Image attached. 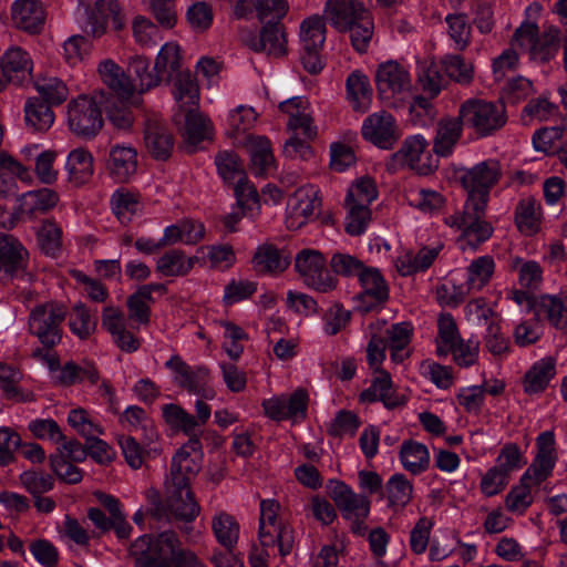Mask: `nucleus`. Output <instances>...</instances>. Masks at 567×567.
<instances>
[{"mask_svg":"<svg viewBox=\"0 0 567 567\" xmlns=\"http://www.w3.org/2000/svg\"><path fill=\"white\" fill-rule=\"evenodd\" d=\"M203 452L199 439L190 437L173 456L169 475L165 480L163 497L156 489L146 493V515L172 523H193L200 514V505L190 489V484L200 471Z\"/></svg>","mask_w":567,"mask_h":567,"instance_id":"1","label":"nucleus"},{"mask_svg":"<svg viewBox=\"0 0 567 567\" xmlns=\"http://www.w3.org/2000/svg\"><path fill=\"white\" fill-rule=\"evenodd\" d=\"M175 106L172 121L181 132L188 153L213 137V124L199 110V85L195 73H168Z\"/></svg>","mask_w":567,"mask_h":567,"instance_id":"2","label":"nucleus"},{"mask_svg":"<svg viewBox=\"0 0 567 567\" xmlns=\"http://www.w3.org/2000/svg\"><path fill=\"white\" fill-rule=\"evenodd\" d=\"M370 7L371 0H327L322 17L337 31L349 32L353 48L364 52L374 30Z\"/></svg>","mask_w":567,"mask_h":567,"instance_id":"3","label":"nucleus"},{"mask_svg":"<svg viewBox=\"0 0 567 567\" xmlns=\"http://www.w3.org/2000/svg\"><path fill=\"white\" fill-rule=\"evenodd\" d=\"M102 81L110 90L99 92L107 120L118 130L130 128L134 121L132 107L137 102L141 82L131 73H102Z\"/></svg>","mask_w":567,"mask_h":567,"instance_id":"4","label":"nucleus"},{"mask_svg":"<svg viewBox=\"0 0 567 567\" xmlns=\"http://www.w3.org/2000/svg\"><path fill=\"white\" fill-rule=\"evenodd\" d=\"M485 213L484 200H466L462 212L445 218L447 226L461 230L458 244L462 249H476L492 237L494 228L485 219Z\"/></svg>","mask_w":567,"mask_h":567,"instance_id":"5","label":"nucleus"},{"mask_svg":"<svg viewBox=\"0 0 567 567\" xmlns=\"http://www.w3.org/2000/svg\"><path fill=\"white\" fill-rule=\"evenodd\" d=\"M281 506L274 498L259 503L258 540L262 548L278 547L281 556L292 551L295 537L292 528L280 515Z\"/></svg>","mask_w":567,"mask_h":567,"instance_id":"6","label":"nucleus"},{"mask_svg":"<svg viewBox=\"0 0 567 567\" xmlns=\"http://www.w3.org/2000/svg\"><path fill=\"white\" fill-rule=\"evenodd\" d=\"M513 47L528 53L535 66H542L556 56L560 47V31L548 25L539 33L536 23L523 22L513 35Z\"/></svg>","mask_w":567,"mask_h":567,"instance_id":"7","label":"nucleus"},{"mask_svg":"<svg viewBox=\"0 0 567 567\" xmlns=\"http://www.w3.org/2000/svg\"><path fill=\"white\" fill-rule=\"evenodd\" d=\"M465 126L480 137H487L501 131L507 123L506 106L501 101L468 99L458 109Z\"/></svg>","mask_w":567,"mask_h":567,"instance_id":"8","label":"nucleus"},{"mask_svg":"<svg viewBox=\"0 0 567 567\" xmlns=\"http://www.w3.org/2000/svg\"><path fill=\"white\" fill-rule=\"evenodd\" d=\"M101 107L103 104L100 102L99 92L92 96L81 94L72 99L66 106L69 130L80 137H94L103 126Z\"/></svg>","mask_w":567,"mask_h":567,"instance_id":"9","label":"nucleus"},{"mask_svg":"<svg viewBox=\"0 0 567 567\" xmlns=\"http://www.w3.org/2000/svg\"><path fill=\"white\" fill-rule=\"evenodd\" d=\"M300 62L306 71H322L327 65L321 50L327 39L326 20L319 14L305 18L299 25Z\"/></svg>","mask_w":567,"mask_h":567,"instance_id":"10","label":"nucleus"},{"mask_svg":"<svg viewBox=\"0 0 567 567\" xmlns=\"http://www.w3.org/2000/svg\"><path fill=\"white\" fill-rule=\"evenodd\" d=\"M65 317L64 308L54 302L37 306L29 317V329L48 348L61 340V323Z\"/></svg>","mask_w":567,"mask_h":567,"instance_id":"11","label":"nucleus"},{"mask_svg":"<svg viewBox=\"0 0 567 567\" xmlns=\"http://www.w3.org/2000/svg\"><path fill=\"white\" fill-rule=\"evenodd\" d=\"M427 145V141L422 135L406 137L400 150L386 161V171L394 173L406 166L421 175H429L436 168V165L432 164L430 156H425V161H423Z\"/></svg>","mask_w":567,"mask_h":567,"instance_id":"12","label":"nucleus"},{"mask_svg":"<svg viewBox=\"0 0 567 567\" xmlns=\"http://www.w3.org/2000/svg\"><path fill=\"white\" fill-rule=\"evenodd\" d=\"M295 267L303 284L319 292H329L337 287V279L326 269V259L318 250H301Z\"/></svg>","mask_w":567,"mask_h":567,"instance_id":"13","label":"nucleus"},{"mask_svg":"<svg viewBox=\"0 0 567 567\" xmlns=\"http://www.w3.org/2000/svg\"><path fill=\"white\" fill-rule=\"evenodd\" d=\"M501 177V165L496 159H486L464 171L461 183L467 190L466 200H484L487 205L489 189Z\"/></svg>","mask_w":567,"mask_h":567,"instance_id":"14","label":"nucleus"},{"mask_svg":"<svg viewBox=\"0 0 567 567\" xmlns=\"http://www.w3.org/2000/svg\"><path fill=\"white\" fill-rule=\"evenodd\" d=\"M165 365L174 372V382L178 386L206 399L215 396L214 390L208 386L210 373L207 367H192L177 354L172 355Z\"/></svg>","mask_w":567,"mask_h":567,"instance_id":"15","label":"nucleus"},{"mask_svg":"<svg viewBox=\"0 0 567 567\" xmlns=\"http://www.w3.org/2000/svg\"><path fill=\"white\" fill-rule=\"evenodd\" d=\"M363 140L381 150H392L401 133L394 116L386 111H378L367 116L361 126Z\"/></svg>","mask_w":567,"mask_h":567,"instance_id":"16","label":"nucleus"},{"mask_svg":"<svg viewBox=\"0 0 567 567\" xmlns=\"http://www.w3.org/2000/svg\"><path fill=\"white\" fill-rule=\"evenodd\" d=\"M320 205L319 189L316 186L305 185L299 187L287 202V227L293 230L301 228L313 217Z\"/></svg>","mask_w":567,"mask_h":567,"instance_id":"17","label":"nucleus"},{"mask_svg":"<svg viewBox=\"0 0 567 567\" xmlns=\"http://www.w3.org/2000/svg\"><path fill=\"white\" fill-rule=\"evenodd\" d=\"M144 145L157 161H166L172 155L174 136L156 113L144 114Z\"/></svg>","mask_w":567,"mask_h":567,"instance_id":"18","label":"nucleus"},{"mask_svg":"<svg viewBox=\"0 0 567 567\" xmlns=\"http://www.w3.org/2000/svg\"><path fill=\"white\" fill-rule=\"evenodd\" d=\"M327 488L344 519L369 516L371 503L365 495L355 493L349 485L338 480L329 481Z\"/></svg>","mask_w":567,"mask_h":567,"instance_id":"19","label":"nucleus"},{"mask_svg":"<svg viewBox=\"0 0 567 567\" xmlns=\"http://www.w3.org/2000/svg\"><path fill=\"white\" fill-rule=\"evenodd\" d=\"M28 252L21 243L9 234H0V280L8 281L24 274Z\"/></svg>","mask_w":567,"mask_h":567,"instance_id":"20","label":"nucleus"},{"mask_svg":"<svg viewBox=\"0 0 567 567\" xmlns=\"http://www.w3.org/2000/svg\"><path fill=\"white\" fill-rule=\"evenodd\" d=\"M101 324L122 351L134 352L138 349L140 341L134 336L133 326L130 329L126 328L124 313L117 307L110 305L103 308Z\"/></svg>","mask_w":567,"mask_h":567,"instance_id":"21","label":"nucleus"},{"mask_svg":"<svg viewBox=\"0 0 567 567\" xmlns=\"http://www.w3.org/2000/svg\"><path fill=\"white\" fill-rule=\"evenodd\" d=\"M241 39L251 50L271 56H282L287 52L286 33L278 23H267L259 34L243 33Z\"/></svg>","mask_w":567,"mask_h":567,"instance_id":"22","label":"nucleus"},{"mask_svg":"<svg viewBox=\"0 0 567 567\" xmlns=\"http://www.w3.org/2000/svg\"><path fill=\"white\" fill-rule=\"evenodd\" d=\"M181 546L176 532L168 529L148 537L144 567H171V558Z\"/></svg>","mask_w":567,"mask_h":567,"instance_id":"23","label":"nucleus"},{"mask_svg":"<svg viewBox=\"0 0 567 567\" xmlns=\"http://www.w3.org/2000/svg\"><path fill=\"white\" fill-rule=\"evenodd\" d=\"M138 153L134 147L116 144L111 147L106 161V172L116 183H127L136 174Z\"/></svg>","mask_w":567,"mask_h":567,"instance_id":"24","label":"nucleus"},{"mask_svg":"<svg viewBox=\"0 0 567 567\" xmlns=\"http://www.w3.org/2000/svg\"><path fill=\"white\" fill-rule=\"evenodd\" d=\"M109 22L115 30L123 28L118 3L116 0H97L87 11L86 32L100 38L105 33Z\"/></svg>","mask_w":567,"mask_h":567,"instance_id":"25","label":"nucleus"},{"mask_svg":"<svg viewBox=\"0 0 567 567\" xmlns=\"http://www.w3.org/2000/svg\"><path fill=\"white\" fill-rule=\"evenodd\" d=\"M464 121L460 114L457 117L445 116L437 121L433 138V152L441 157H449L453 154L455 146L463 134Z\"/></svg>","mask_w":567,"mask_h":567,"instance_id":"26","label":"nucleus"},{"mask_svg":"<svg viewBox=\"0 0 567 567\" xmlns=\"http://www.w3.org/2000/svg\"><path fill=\"white\" fill-rule=\"evenodd\" d=\"M362 402L381 401L386 409H395L405 404L404 395L396 393L391 377L383 370L375 371L371 385L361 392Z\"/></svg>","mask_w":567,"mask_h":567,"instance_id":"27","label":"nucleus"},{"mask_svg":"<svg viewBox=\"0 0 567 567\" xmlns=\"http://www.w3.org/2000/svg\"><path fill=\"white\" fill-rule=\"evenodd\" d=\"M11 16L16 27L29 33L40 32L45 21V11L39 0H16Z\"/></svg>","mask_w":567,"mask_h":567,"instance_id":"28","label":"nucleus"},{"mask_svg":"<svg viewBox=\"0 0 567 567\" xmlns=\"http://www.w3.org/2000/svg\"><path fill=\"white\" fill-rule=\"evenodd\" d=\"M536 317H545L555 329H567V296L544 295L534 305Z\"/></svg>","mask_w":567,"mask_h":567,"instance_id":"29","label":"nucleus"},{"mask_svg":"<svg viewBox=\"0 0 567 567\" xmlns=\"http://www.w3.org/2000/svg\"><path fill=\"white\" fill-rule=\"evenodd\" d=\"M440 247H423L417 252L401 251L394 260L396 271L401 276H411L426 270L436 259Z\"/></svg>","mask_w":567,"mask_h":567,"instance_id":"30","label":"nucleus"},{"mask_svg":"<svg viewBox=\"0 0 567 567\" xmlns=\"http://www.w3.org/2000/svg\"><path fill=\"white\" fill-rule=\"evenodd\" d=\"M53 106L54 105L40 100V97H28L23 107L25 126L38 133L49 131L55 121V114L52 110Z\"/></svg>","mask_w":567,"mask_h":567,"instance_id":"31","label":"nucleus"},{"mask_svg":"<svg viewBox=\"0 0 567 567\" xmlns=\"http://www.w3.org/2000/svg\"><path fill=\"white\" fill-rule=\"evenodd\" d=\"M32 83L40 100L54 106L63 104L69 97V87L64 80L54 73H38Z\"/></svg>","mask_w":567,"mask_h":567,"instance_id":"32","label":"nucleus"},{"mask_svg":"<svg viewBox=\"0 0 567 567\" xmlns=\"http://www.w3.org/2000/svg\"><path fill=\"white\" fill-rule=\"evenodd\" d=\"M59 195L50 188H40L22 194L18 198V212L22 216L32 217L44 214L56 206Z\"/></svg>","mask_w":567,"mask_h":567,"instance_id":"33","label":"nucleus"},{"mask_svg":"<svg viewBox=\"0 0 567 567\" xmlns=\"http://www.w3.org/2000/svg\"><path fill=\"white\" fill-rule=\"evenodd\" d=\"M22 373L13 365L0 361V389L7 400L28 403L35 401L32 391L22 389L19 383Z\"/></svg>","mask_w":567,"mask_h":567,"instance_id":"34","label":"nucleus"},{"mask_svg":"<svg viewBox=\"0 0 567 567\" xmlns=\"http://www.w3.org/2000/svg\"><path fill=\"white\" fill-rule=\"evenodd\" d=\"M65 169L69 182L74 186H82L93 176V156L85 148H75L68 155Z\"/></svg>","mask_w":567,"mask_h":567,"instance_id":"35","label":"nucleus"},{"mask_svg":"<svg viewBox=\"0 0 567 567\" xmlns=\"http://www.w3.org/2000/svg\"><path fill=\"white\" fill-rule=\"evenodd\" d=\"M347 99L354 112L365 113L371 107L372 87L364 73H350L346 82Z\"/></svg>","mask_w":567,"mask_h":567,"instance_id":"36","label":"nucleus"},{"mask_svg":"<svg viewBox=\"0 0 567 567\" xmlns=\"http://www.w3.org/2000/svg\"><path fill=\"white\" fill-rule=\"evenodd\" d=\"M556 374V360L546 357L535 362L524 378V390L528 394L543 392Z\"/></svg>","mask_w":567,"mask_h":567,"instance_id":"37","label":"nucleus"},{"mask_svg":"<svg viewBox=\"0 0 567 567\" xmlns=\"http://www.w3.org/2000/svg\"><path fill=\"white\" fill-rule=\"evenodd\" d=\"M16 177L21 181L30 179L27 167L4 151H0V197L13 194L17 188Z\"/></svg>","mask_w":567,"mask_h":567,"instance_id":"38","label":"nucleus"},{"mask_svg":"<svg viewBox=\"0 0 567 567\" xmlns=\"http://www.w3.org/2000/svg\"><path fill=\"white\" fill-rule=\"evenodd\" d=\"M399 454L403 468L413 475L424 473L430 466L429 450L420 442L404 441Z\"/></svg>","mask_w":567,"mask_h":567,"instance_id":"39","label":"nucleus"},{"mask_svg":"<svg viewBox=\"0 0 567 567\" xmlns=\"http://www.w3.org/2000/svg\"><path fill=\"white\" fill-rule=\"evenodd\" d=\"M248 150L251 169L255 175H267L275 169V158L268 138L264 136H250L248 140Z\"/></svg>","mask_w":567,"mask_h":567,"instance_id":"40","label":"nucleus"},{"mask_svg":"<svg viewBox=\"0 0 567 567\" xmlns=\"http://www.w3.org/2000/svg\"><path fill=\"white\" fill-rule=\"evenodd\" d=\"M495 271L492 256L475 258L466 268L465 288L467 293L481 291L491 281Z\"/></svg>","mask_w":567,"mask_h":567,"instance_id":"41","label":"nucleus"},{"mask_svg":"<svg viewBox=\"0 0 567 567\" xmlns=\"http://www.w3.org/2000/svg\"><path fill=\"white\" fill-rule=\"evenodd\" d=\"M198 261L196 256L187 257L179 249H172L156 261V269L166 277H183L189 274Z\"/></svg>","mask_w":567,"mask_h":567,"instance_id":"42","label":"nucleus"},{"mask_svg":"<svg viewBox=\"0 0 567 567\" xmlns=\"http://www.w3.org/2000/svg\"><path fill=\"white\" fill-rule=\"evenodd\" d=\"M382 322L383 336L385 338L386 346L391 350V359L398 363L402 362L409 355L408 353H404L403 350L411 341L412 327L408 322H400L386 328L385 322Z\"/></svg>","mask_w":567,"mask_h":567,"instance_id":"43","label":"nucleus"},{"mask_svg":"<svg viewBox=\"0 0 567 567\" xmlns=\"http://www.w3.org/2000/svg\"><path fill=\"white\" fill-rule=\"evenodd\" d=\"M252 262L258 272H281L289 266L290 259L275 246L264 245L255 252Z\"/></svg>","mask_w":567,"mask_h":567,"instance_id":"44","label":"nucleus"},{"mask_svg":"<svg viewBox=\"0 0 567 567\" xmlns=\"http://www.w3.org/2000/svg\"><path fill=\"white\" fill-rule=\"evenodd\" d=\"M412 493V483L403 474L392 475L385 484L388 505L395 511L404 508L410 503Z\"/></svg>","mask_w":567,"mask_h":567,"instance_id":"45","label":"nucleus"},{"mask_svg":"<svg viewBox=\"0 0 567 567\" xmlns=\"http://www.w3.org/2000/svg\"><path fill=\"white\" fill-rule=\"evenodd\" d=\"M212 528L217 542L226 550H234L239 538V525L227 513H219L213 517Z\"/></svg>","mask_w":567,"mask_h":567,"instance_id":"46","label":"nucleus"},{"mask_svg":"<svg viewBox=\"0 0 567 567\" xmlns=\"http://www.w3.org/2000/svg\"><path fill=\"white\" fill-rule=\"evenodd\" d=\"M369 342L367 346V361L371 369L379 371L385 359L386 341L383 336V322L375 320L368 326Z\"/></svg>","mask_w":567,"mask_h":567,"instance_id":"47","label":"nucleus"},{"mask_svg":"<svg viewBox=\"0 0 567 567\" xmlns=\"http://www.w3.org/2000/svg\"><path fill=\"white\" fill-rule=\"evenodd\" d=\"M409 204L423 214H437L446 203L445 197L437 190L431 188H419L408 194Z\"/></svg>","mask_w":567,"mask_h":567,"instance_id":"48","label":"nucleus"},{"mask_svg":"<svg viewBox=\"0 0 567 567\" xmlns=\"http://www.w3.org/2000/svg\"><path fill=\"white\" fill-rule=\"evenodd\" d=\"M140 193L126 188L115 190L111 197V206L123 224L131 221L133 215L140 209Z\"/></svg>","mask_w":567,"mask_h":567,"instance_id":"49","label":"nucleus"},{"mask_svg":"<svg viewBox=\"0 0 567 567\" xmlns=\"http://www.w3.org/2000/svg\"><path fill=\"white\" fill-rule=\"evenodd\" d=\"M518 229L527 235L536 233L540 224V207L534 198H524L515 212Z\"/></svg>","mask_w":567,"mask_h":567,"instance_id":"50","label":"nucleus"},{"mask_svg":"<svg viewBox=\"0 0 567 567\" xmlns=\"http://www.w3.org/2000/svg\"><path fill=\"white\" fill-rule=\"evenodd\" d=\"M375 82L380 95L384 99L406 94L412 87L409 73H377Z\"/></svg>","mask_w":567,"mask_h":567,"instance_id":"51","label":"nucleus"},{"mask_svg":"<svg viewBox=\"0 0 567 567\" xmlns=\"http://www.w3.org/2000/svg\"><path fill=\"white\" fill-rule=\"evenodd\" d=\"M69 327L80 339H86L96 328V318L84 303L78 302L69 313Z\"/></svg>","mask_w":567,"mask_h":567,"instance_id":"52","label":"nucleus"},{"mask_svg":"<svg viewBox=\"0 0 567 567\" xmlns=\"http://www.w3.org/2000/svg\"><path fill=\"white\" fill-rule=\"evenodd\" d=\"M358 277L364 293L375 302H383L388 299L389 288L379 269L363 267Z\"/></svg>","mask_w":567,"mask_h":567,"instance_id":"53","label":"nucleus"},{"mask_svg":"<svg viewBox=\"0 0 567 567\" xmlns=\"http://www.w3.org/2000/svg\"><path fill=\"white\" fill-rule=\"evenodd\" d=\"M534 486L529 481H523L511 488L505 497V507L508 512L523 515L533 504L530 487Z\"/></svg>","mask_w":567,"mask_h":567,"instance_id":"54","label":"nucleus"},{"mask_svg":"<svg viewBox=\"0 0 567 567\" xmlns=\"http://www.w3.org/2000/svg\"><path fill=\"white\" fill-rule=\"evenodd\" d=\"M378 197L377 186L372 178L361 177L357 179L348 190L346 205L370 207Z\"/></svg>","mask_w":567,"mask_h":567,"instance_id":"55","label":"nucleus"},{"mask_svg":"<svg viewBox=\"0 0 567 567\" xmlns=\"http://www.w3.org/2000/svg\"><path fill=\"white\" fill-rule=\"evenodd\" d=\"M437 354L447 355L450 350L461 340L456 323L449 313H443L437 320Z\"/></svg>","mask_w":567,"mask_h":567,"instance_id":"56","label":"nucleus"},{"mask_svg":"<svg viewBox=\"0 0 567 567\" xmlns=\"http://www.w3.org/2000/svg\"><path fill=\"white\" fill-rule=\"evenodd\" d=\"M534 92L533 83L529 79L517 74L507 80L501 91V102L517 104L527 99Z\"/></svg>","mask_w":567,"mask_h":567,"instance_id":"57","label":"nucleus"},{"mask_svg":"<svg viewBox=\"0 0 567 567\" xmlns=\"http://www.w3.org/2000/svg\"><path fill=\"white\" fill-rule=\"evenodd\" d=\"M40 249L48 256L55 257L62 249V229L52 221L47 220L38 231Z\"/></svg>","mask_w":567,"mask_h":567,"instance_id":"58","label":"nucleus"},{"mask_svg":"<svg viewBox=\"0 0 567 567\" xmlns=\"http://www.w3.org/2000/svg\"><path fill=\"white\" fill-rule=\"evenodd\" d=\"M218 174L226 183H235L238 178H244V166L236 153L231 151H221L215 157Z\"/></svg>","mask_w":567,"mask_h":567,"instance_id":"59","label":"nucleus"},{"mask_svg":"<svg viewBox=\"0 0 567 567\" xmlns=\"http://www.w3.org/2000/svg\"><path fill=\"white\" fill-rule=\"evenodd\" d=\"M309 395L305 389H297L291 394H285L284 411L286 420L292 423L303 421L307 416Z\"/></svg>","mask_w":567,"mask_h":567,"instance_id":"60","label":"nucleus"},{"mask_svg":"<svg viewBox=\"0 0 567 567\" xmlns=\"http://www.w3.org/2000/svg\"><path fill=\"white\" fill-rule=\"evenodd\" d=\"M484 348L494 357L506 355L511 350L509 339L502 332L497 321H491L484 334Z\"/></svg>","mask_w":567,"mask_h":567,"instance_id":"61","label":"nucleus"},{"mask_svg":"<svg viewBox=\"0 0 567 567\" xmlns=\"http://www.w3.org/2000/svg\"><path fill=\"white\" fill-rule=\"evenodd\" d=\"M525 464L520 447L516 443H506L499 451L495 466L511 476V473L520 470Z\"/></svg>","mask_w":567,"mask_h":567,"instance_id":"62","label":"nucleus"},{"mask_svg":"<svg viewBox=\"0 0 567 567\" xmlns=\"http://www.w3.org/2000/svg\"><path fill=\"white\" fill-rule=\"evenodd\" d=\"M68 422L71 427L85 439L95 434H104V429L95 423L90 413L82 408L71 410L68 415Z\"/></svg>","mask_w":567,"mask_h":567,"instance_id":"63","label":"nucleus"},{"mask_svg":"<svg viewBox=\"0 0 567 567\" xmlns=\"http://www.w3.org/2000/svg\"><path fill=\"white\" fill-rule=\"evenodd\" d=\"M21 485L33 496L50 492L54 486L53 477L41 471H24L19 476Z\"/></svg>","mask_w":567,"mask_h":567,"instance_id":"64","label":"nucleus"}]
</instances>
